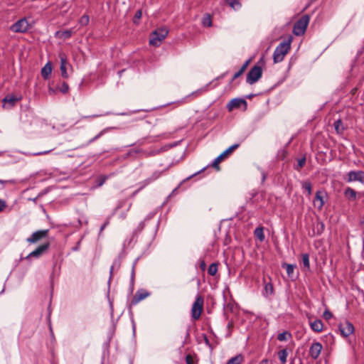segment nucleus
<instances>
[{"label":"nucleus","instance_id":"nucleus-1","mask_svg":"<svg viewBox=\"0 0 364 364\" xmlns=\"http://www.w3.org/2000/svg\"><path fill=\"white\" fill-rule=\"evenodd\" d=\"M291 48V40L280 43L276 48L273 53V60L274 63L282 62L285 55Z\"/></svg>","mask_w":364,"mask_h":364},{"label":"nucleus","instance_id":"nucleus-2","mask_svg":"<svg viewBox=\"0 0 364 364\" xmlns=\"http://www.w3.org/2000/svg\"><path fill=\"white\" fill-rule=\"evenodd\" d=\"M168 30L166 27H161L156 29L151 35L149 43L154 46H159L161 42L168 35Z\"/></svg>","mask_w":364,"mask_h":364},{"label":"nucleus","instance_id":"nucleus-3","mask_svg":"<svg viewBox=\"0 0 364 364\" xmlns=\"http://www.w3.org/2000/svg\"><path fill=\"white\" fill-rule=\"evenodd\" d=\"M309 21L310 18L308 15H304L298 20L293 28L294 34L298 36L303 35L306 31Z\"/></svg>","mask_w":364,"mask_h":364},{"label":"nucleus","instance_id":"nucleus-4","mask_svg":"<svg viewBox=\"0 0 364 364\" xmlns=\"http://www.w3.org/2000/svg\"><path fill=\"white\" fill-rule=\"evenodd\" d=\"M203 297L200 295H198L191 308V316L194 320H198L200 317L203 311Z\"/></svg>","mask_w":364,"mask_h":364},{"label":"nucleus","instance_id":"nucleus-5","mask_svg":"<svg viewBox=\"0 0 364 364\" xmlns=\"http://www.w3.org/2000/svg\"><path fill=\"white\" fill-rule=\"evenodd\" d=\"M262 70L259 66L255 65L250 69L247 75V82L252 85L257 82L262 77Z\"/></svg>","mask_w":364,"mask_h":364},{"label":"nucleus","instance_id":"nucleus-6","mask_svg":"<svg viewBox=\"0 0 364 364\" xmlns=\"http://www.w3.org/2000/svg\"><path fill=\"white\" fill-rule=\"evenodd\" d=\"M348 183L360 182L364 183V171H350L344 177Z\"/></svg>","mask_w":364,"mask_h":364},{"label":"nucleus","instance_id":"nucleus-7","mask_svg":"<svg viewBox=\"0 0 364 364\" xmlns=\"http://www.w3.org/2000/svg\"><path fill=\"white\" fill-rule=\"evenodd\" d=\"M30 28L28 21L26 18H22L14 23L10 29L15 33H25Z\"/></svg>","mask_w":364,"mask_h":364},{"label":"nucleus","instance_id":"nucleus-8","mask_svg":"<svg viewBox=\"0 0 364 364\" xmlns=\"http://www.w3.org/2000/svg\"><path fill=\"white\" fill-rule=\"evenodd\" d=\"M238 144H235L224 151L220 155H219L213 162L212 166L219 169L218 164L229 154H230L234 150L239 147Z\"/></svg>","mask_w":364,"mask_h":364},{"label":"nucleus","instance_id":"nucleus-9","mask_svg":"<svg viewBox=\"0 0 364 364\" xmlns=\"http://www.w3.org/2000/svg\"><path fill=\"white\" fill-rule=\"evenodd\" d=\"M338 328L341 334L343 337H348L354 332V327L353 324L348 321L341 323L338 326Z\"/></svg>","mask_w":364,"mask_h":364},{"label":"nucleus","instance_id":"nucleus-10","mask_svg":"<svg viewBox=\"0 0 364 364\" xmlns=\"http://www.w3.org/2000/svg\"><path fill=\"white\" fill-rule=\"evenodd\" d=\"M247 102L246 100L241 98H235L231 100L227 105V107L229 111H232L234 109L239 108L241 106H244V110L247 109Z\"/></svg>","mask_w":364,"mask_h":364},{"label":"nucleus","instance_id":"nucleus-11","mask_svg":"<svg viewBox=\"0 0 364 364\" xmlns=\"http://www.w3.org/2000/svg\"><path fill=\"white\" fill-rule=\"evenodd\" d=\"M60 59V72L61 75L63 78H68V73L67 72L68 68L70 67V64L68 62L67 57L65 54L60 53L59 55Z\"/></svg>","mask_w":364,"mask_h":364},{"label":"nucleus","instance_id":"nucleus-12","mask_svg":"<svg viewBox=\"0 0 364 364\" xmlns=\"http://www.w3.org/2000/svg\"><path fill=\"white\" fill-rule=\"evenodd\" d=\"M323 347L319 342H314L309 348V355L311 358L316 360L319 357Z\"/></svg>","mask_w":364,"mask_h":364},{"label":"nucleus","instance_id":"nucleus-13","mask_svg":"<svg viewBox=\"0 0 364 364\" xmlns=\"http://www.w3.org/2000/svg\"><path fill=\"white\" fill-rule=\"evenodd\" d=\"M48 230H38L33 232L30 237L27 238L26 240L29 243H35L42 238L46 237L48 235Z\"/></svg>","mask_w":364,"mask_h":364},{"label":"nucleus","instance_id":"nucleus-14","mask_svg":"<svg viewBox=\"0 0 364 364\" xmlns=\"http://www.w3.org/2000/svg\"><path fill=\"white\" fill-rule=\"evenodd\" d=\"M49 247V243H44L40 246H38L35 250L31 252L28 256L27 258L30 257H39L41 256Z\"/></svg>","mask_w":364,"mask_h":364},{"label":"nucleus","instance_id":"nucleus-15","mask_svg":"<svg viewBox=\"0 0 364 364\" xmlns=\"http://www.w3.org/2000/svg\"><path fill=\"white\" fill-rule=\"evenodd\" d=\"M149 296V293L144 289H141L137 291L134 296L133 297L131 304L136 305L137 303L141 301V300L146 299Z\"/></svg>","mask_w":364,"mask_h":364},{"label":"nucleus","instance_id":"nucleus-16","mask_svg":"<svg viewBox=\"0 0 364 364\" xmlns=\"http://www.w3.org/2000/svg\"><path fill=\"white\" fill-rule=\"evenodd\" d=\"M314 205L315 207H316L318 209L321 210L323 205H324V200L322 196V192L318 191L316 193V197L314 200Z\"/></svg>","mask_w":364,"mask_h":364},{"label":"nucleus","instance_id":"nucleus-17","mask_svg":"<svg viewBox=\"0 0 364 364\" xmlns=\"http://www.w3.org/2000/svg\"><path fill=\"white\" fill-rule=\"evenodd\" d=\"M274 294V287L271 282H266L265 280H264V289L262 291V294L265 297H269V296L272 295Z\"/></svg>","mask_w":364,"mask_h":364},{"label":"nucleus","instance_id":"nucleus-18","mask_svg":"<svg viewBox=\"0 0 364 364\" xmlns=\"http://www.w3.org/2000/svg\"><path fill=\"white\" fill-rule=\"evenodd\" d=\"M310 326L314 331L321 332L323 330V324L321 320L318 319L311 322Z\"/></svg>","mask_w":364,"mask_h":364},{"label":"nucleus","instance_id":"nucleus-19","mask_svg":"<svg viewBox=\"0 0 364 364\" xmlns=\"http://www.w3.org/2000/svg\"><path fill=\"white\" fill-rule=\"evenodd\" d=\"M73 31L72 29L65 30L63 31H57L55 33V36L63 40L68 39L73 35Z\"/></svg>","mask_w":364,"mask_h":364},{"label":"nucleus","instance_id":"nucleus-20","mask_svg":"<svg viewBox=\"0 0 364 364\" xmlns=\"http://www.w3.org/2000/svg\"><path fill=\"white\" fill-rule=\"evenodd\" d=\"M52 72V67L49 63H46L41 70V75L44 79H48Z\"/></svg>","mask_w":364,"mask_h":364},{"label":"nucleus","instance_id":"nucleus-21","mask_svg":"<svg viewBox=\"0 0 364 364\" xmlns=\"http://www.w3.org/2000/svg\"><path fill=\"white\" fill-rule=\"evenodd\" d=\"M282 267H285L288 277L289 278L294 279V272L296 268V265L284 263L282 264Z\"/></svg>","mask_w":364,"mask_h":364},{"label":"nucleus","instance_id":"nucleus-22","mask_svg":"<svg viewBox=\"0 0 364 364\" xmlns=\"http://www.w3.org/2000/svg\"><path fill=\"white\" fill-rule=\"evenodd\" d=\"M18 100V99L16 98L15 96L8 95L4 99L3 102H4V106H6V104H9L10 107H13L16 103V102Z\"/></svg>","mask_w":364,"mask_h":364},{"label":"nucleus","instance_id":"nucleus-23","mask_svg":"<svg viewBox=\"0 0 364 364\" xmlns=\"http://www.w3.org/2000/svg\"><path fill=\"white\" fill-rule=\"evenodd\" d=\"M344 195L349 200H355L356 198L355 191L350 187H348L345 189Z\"/></svg>","mask_w":364,"mask_h":364},{"label":"nucleus","instance_id":"nucleus-24","mask_svg":"<svg viewBox=\"0 0 364 364\" xmlns=\"http://www.w3.org/2000/svg\"><path fill=\"white\" fill-rule=\"evenodd\" d=\"M278 356L281 364H286L288 353L287 349H282L278 352Z\"/></svg>","mask_w":364,"mask_h":364},{"label":"nucleus","instance_id":"nucleus-25","mask_svg":"<svg viewBox=\"0 0 364 364\" xmlns=\"http://www.w3.org/2000/svg\"><path fill=\"white\" fill-rule=\"evenodd\" d=\"M254 233H255V237L257 238H258V240L260 242H262L264 240V235L263 228H262V227L257 228L255 230Z\"/></svg>","mask_w":364,"mask_h":364},{"label":"nucleus","instance_id":"nucleus-26","mask_svg":"<svg viewBox=\"0 0 364 364\" xmlns=\"http://www.w3.org/2000/svg\"><path fill=\"white\" fill-rule=\"evenodd\" d=\"M291 338V334L289 331H284L277 336L279 341H286Z\"/></svg>","mask_w":364,"mask_h":364},{"label":"nucleus","instance_id":"nucleus-27","mask_svg":"<svg viewBox=\"0 0 364 364\" xmlns=\"http://www.w3.org/2000/svg\"><path fill=\"white\" fill-rule=\"evenodd\" d=\"M243 360V357L242 355H237L232 358H230L227 364H241Z\"/></svg>","mask_w":364,"mask_h":364},{"label":"nucleus","instance_id":"nucleus-28","mask_svg":"<svg viewBox=\"0 0 364 364\" xmlns=\"http://www.w3.org/2000/svg\"><path fill=\"white\" fill-rule=\"evenodd\" d=\"M334 127L337 133H342L344 130L343 122L341 119H338L334 122Z\"/></svg>","mask_w":364,"mask_h":364},{"label":"nucleus","instance_id":"nucleus-29","mask_svg":"<svg viewBox=\"0 0 364 364\" xmlns=\"http://www.w3.org/2000/svg\"><path fill=\"white\" fill-rule=\"evenodd\" d=\"M163 172L162 171H155L152 173L151 176L146 180V183H149L157 178H159Z\"/></svg>","mask_w":364,"mask_h":364},{"label":"nucleus","instance_id":"nucleus-30","mask_svg":"<svg viewBox=\"0 0 364 364\" xmlns=\"http://www.w3.org/2000/svg\"><path fill=\"white\" fill-rule=\"evenodd\" d=\"M302 258V263L304 267L309 269L310 268V263H309V256L308 254H303L301 255Z\"/></svg>","mask_w":364,"mask_h":364},{"label":"nucleus","instance_id":"nucleus-31","mask_svg":"<svg viewBox=\"0 0 364 364\" xmlns=\"http://www.w3.org/2000/svg\"><path fill=\"white\" fill-rule=\"evenodd\" d=\"M202 23L205 27H210L212 26V20L209 14H206L203 18Z\"/></svg>","mask_w":364,"mask_h":364},{"label":"nucleus","instance_id":"nucleus-32","mask_svg":"<svg viewBox=\"0 0 364 364\" xmlns=\"http://www.w3.org/2000/svg\"><path fill=\"white\" fill-rule=\"evenodd\" d=\"M218 272V266L215 263L211 264L208 269V273L211 275L214 276Z\"/></svg>","mask_w":364,"mask_h":364},{"label":"nucleus","instance_id":"nucleus-33","mask_svg":"<svg viewBox=\"0 0 364 364\" xmlns=\"http://www.w3.org/2000/svg\"><path fill=\"white\" fill-rule=\"evenodd\" d=\"M227 3L233 9H237L240 7V4L238 0H227Z\"/></svg>","mask_w":364,"mask_h":364},{"label":"nucleus","instance_id":"nucleus-34","mask_svg":"<svg viewBox=\"0 0 364 364\" xmlns=\"http://www.w3.org/2000/svg\"><path fill=\"white\" fill-rule=\"evenodd\" d=\"M90 18L87 15H83L80 19L78 23L80 26H84L89 23Z\"/></svg>","mask_w":364,"mask_h":364},{"label":"nucleus","instance_id":"nucleus-35","mask_svg":"<svg viewBox=\"0 0 364 364\" xmlns=\"http://www.w3.org/2000/svg\"><path fill=\"white\" fill-rule=\"evenodd\" d=\"M305 163H306V158L305 157H303V158L300 159L298 161V164L294 167V168L296 170H297V171H299L304 166Z\"/></svg>","mask_w":364,"mask_h":364},{"label":"nucleus","instance_id":"nucleus-36","mask_svg":"<svg viewBox=\"0 0 364 364\" xmlns=\"http://www.w3.org/2000/svg\"><path fill=\"white\" fill-rule=\"evenodd\" d=\"M302 188L307 191L309 195L311 193V184L310 182L306 181L303 183Z\"/></svg>","mask_w":364,"mask_h":364},{"label":"nucleus","instance_id":"nucleus-37","mask_svg":"<svg viewBox=\"0 0 364 364\" xmlns=\"http://www.w3.org/2000/svg\"><path fill=\"white\" fill-rule=\"evenodd\" d=\"M120 266V263L119 261H114L113 264L111 266V268H110V271H109V274H110V276H109V280L111 279L112 277V274H113V270L115 267L117 268H119Z\"/></svg>","mask_w":364,"mask_h":364},{"label":"nucleus","instance_id":"nucleus-38","mask_svg":"<svg viewBox=\"0 0 364 364\" xmlns=\"http://www.w3.org/2000/svg\"><path fill=\"white\" fill-rule=\"evenodd\" d=\"M59 90L61 92L65 94L68 92L69 90V86L66 82H63L60 87H59Z\"/></svg>","mask_w":364,"mask_h":364},{"label":"nucleus","instance_id":"nucleus-39","mask_svg":"<svg viewBox=\"0 0 364 364\" xmlns=\"http://www.w3.org/2000/svg\"><path fill=\"white\" fill-rule=\"evenodd\" d=\"M109 129H105L103 130H102L97 135H96L94 138H92V139H90V142H93L95 141V140H97V139H99L101 136H102Z\"/></svg>","mask_w":364,"mask_h":364},{"label":"nucleus","instance_id":"nucleus-40","mask_svg":"<svg viewBox=\"0 0 364 364\" xmlns=\"http://www.w3.org/2000/svg\"><path fill=\"white\" fill-rule=\"evenodd\" d=\"M333 316V314L331 311H329L328 310H326L324 312H323V318L326 320H329L330 318H331Z\"/></svg>","mask_w":364,"mask_h":364},{"label":"nucleus","instance_id":"nucleus-41","mask_svg":"<svg viewBox=\"0 0 364 364\" xmlns=\"http://www.w3.org/2000/svg\"><path fill=\"white\" fill-rule=\"evenodd\" d=\"M186 364H194L193 358L191 355L186 356Z\"/></svg>","mask_w":364,"mask_h":364},{"label":"nucleus","instance_id":"nucleus-42","mask_svg":"<svg viewBox=\"0 0 364 364\" xmlns=\"http://www.w3.org/2000/svg\"><path fill=\"white\" fill-rule=\"evenodd\" d=\"M144 222H141L139 225L136 230L134 231V233H136L137 232H141L144 228Z\"/></svg>","mask_w":364,"mask_h":364},{"label":"nucleus","instance_id":"nucleus-43","mask_svg":"<svg viewBox=\"0 0 364 364\" xmlns=\"http://www.w3.org/2000/svg\"><path fill=\"white\" fill-rule=\"evenodd\" d=\"M141 17V11H137L134 15V23H136V20H139L140 19Z\"/></svg>","mask_w":364,"mask_h":364},{"label":"nucleus","instance_id":"nucleus-44","mask_svg":"<svg viewBox=\"0 0 364 364\" xmlns=\"http://www.w3.org/2000/svg\"><path fill=\"white\" fill-rule=\"evenodd\" d=\"M250 62V60H247L243 65L241 67V68L240 69V70H242L243 73L245 72V70L247 69L249 63Z\"/></svg>","mask_w":364,"mask_h":364},{"label":"nucleus","instance_id":"nucleus-45","mask_svg":"<svg viewBox=\"0 0 364 364\" xmlns=\"http://www.w3.org/2000/svg\"><path fill=\"white\" fill-rule=\"evenodd\" d=\"M250 62V60H247L243 65L241 67V68L240 69V70H242L243 73L245 72V70L247 69L249 63Z\"/></svg>","mask_w":364,"mask_h":364},{"label":"nucleus","instance_id":"nucleus-46","mask_svg":"<svg viewBox=\"0 0 364 364\" xmlns=\"http://www.w3.org/2000/svg\"><path fill=\"white\" fill-rule=\"evenodd\" d=\"M15 183H16V181L14 180L4 181V180L0 179L1 184Z\"/></svg>","mask_w":364,"mask_h":364},{"label":"nucleus","instance_id":"nucleus-47","mask_svg":"<svg viewBox=\"0 0 364 364\" xmlns=\"http://www.w3.org/2000/svg\"><path fill=\"white\" fill-rule=\"evenodd\" d=\"M227 328L229 330L228 336H230V334H231V329L233 328V323L232 321H230L228 323Z\"/></svg>","mask_w":364,"mask_h":364},{"label":"nucleus","instance_id":"nucleus-48","mask_svg":"<svg viewBox=\"0 0 364 364\" xmlns=\"http://www.w3.org/2000/svg\"><path fill=\"white\" fill-rule=\"evenodd\" d=\"M242 73H243V72L242 70H239L237 73H235V75L232 77V80H235L236 78L240 77Z\"/></svg>","mask_w":364,"mask_h":364},{"label":"nucleus","instance_id":"nucleus-49","mask_svg":"<svg viewBox=\"0 0 364 364\" xmlns=\"http://www.w3.org/2000/svg\"><path fill=\"white\" fill-rule=\"evenodd\" d=\"M50 151L48 150V151H41V152H38V153H36L34 154V155H44V154H47L48 153H50Z\"/></svg>","mask_w":364,"mask_h":364},{"label":"nucleus","instance_id":"nucleus-50","mask_svg":"<svg viewBox=\"0 0 364 364\" xmlns=\"http://www.w3.org/2000/svg\"><path fill=\"white\" fill-rule=\"evenodd\" d=\"M5 203L0 199V212L4 208Z\"/></svg>","mask_w":364,"mask_h":364},{"label":"nucleus","instance_id":"nucleus-51","mask_svg":"<svg viewBox=\"0 0 364 364\" xmlns=\"http://www.w3.org/2000/svg\"><path fill=\"white\" fill-rule=\"evenodd\" d=\"M102 116L101 114H94V115H92V116H85V117H83V118H95V117H100Z\"/></svg>","mask_w":364,"mask_h":364},{"label":"nucleus","instance_id":"nucleus-52","mask_svg":"<svg viewBox=\"0 0 364 364\" xmlns=\"http://www.w3.org/2000/svg\"><path fill=\"white\" fill-rule=\"evenodd\" d=\"M205 266H206V265H205V262H204L203 260V261H201V262H200V268H201L202 269H205Z\"/></svg>","mask_w":364,"mask_h":364},{"label":"nucleus","instance_id":"nucleus-53","mask_svg":"<svg viewBox=\"0 0 364 364\" xmlns=\"http://www.w3.org/2000/svg\"><path fill=\"white\" fill-rule=\"evenodd\" d=\"M106 225H107V223H105V224L101 227V228H100V231H101V232L105 229V228L106 227Z\"/></svg>","mask_w":364,"mask_h":364},{"label":"nucleus","instance_id":"nucleus-54","mask_svg":"<svg viewBox=\"0 0 364 364\" xmlns=\"http://www.w3.org/2000/svg\"><path fill=\"white\" fill-rule=\"evenodd\" d=\"M266 178V176L264 174V173H262V181H264Z\"/></svg>","mask_w":364,"mask_h":364},{"label":"nucleus","instance_id":"nucleus-55","mask_svg":"<svg viewBox=\"0 0 364 364\" xmlns=\"http://www.w3.org/2000/svg\"><path fill=\"white\" fill-rule=\"evenodd\" d=\"M125 218H126V214L125 213L122 214L121 218L124 219Z\"/></svg>","mask_w":364,"mask_h":364},{"label":"nucleus","instance_id":"nucleus-56","mask_svg":"<svg viewBox=\"0 0 364 364\" xmlns=\"http://www.w3.org/2000/svg\"><path fill=\"white\" fill-rule=\"evenodd\" d=\"M134 266L132 267V277L134 276Z\"/></svg>","mask_w":364,"mask_h":364}]
</instances>
